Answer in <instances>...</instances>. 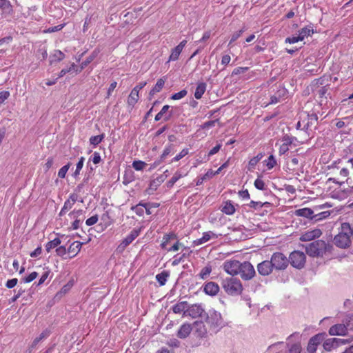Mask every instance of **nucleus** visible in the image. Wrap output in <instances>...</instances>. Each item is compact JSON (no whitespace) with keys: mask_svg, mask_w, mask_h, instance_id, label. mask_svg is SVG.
<instances>
[{"mask_svg":"<svg viewBox=\"0 0 353 353\" xmlns=\"http://www.w3.org/2000/svg\"><path fill=\"white\" fill-rule=\"evenodd\" d=\"M17 282L18 279L17 278L9 279L6 283V287L8 289H12L17 284Z\"/></svg>","mask_w":353,"mask_h":353,"instance_id":"obj_58","label":"nucleus"},{"mask_svg":"<svg viewBox=\"0 0 353 353\" xmlns=\"http://www.w3.org/2000/svg\"><path fill=\"white\" fill-rule=\"evenodd\" d=\"M84 160H85L84 157H82L79 159L78 163H77L76 170L74 171V172L73 174V176L74 177H77L79 174L80 171L83 168Z\"/></svg>","mask_w":353,"mask_h":353,"instance_id":"obj_45","label":"nucleus"},{"mask_svg":"<svg viewBox=\"0 0 353 353\" xmlns=\"http://www.w3.org/2000/svg\"><path fill=\"white\" fill-rule=\"evenodd\" d=\"M187 43L186 40H183L177 46H176L172 50L170 56L169 61H176L179 59V57L182 52L183 48Z\"/></svg>","mask_w":353,"mask_h":353,"instance_id":"obj_18","label":"nucleus"},{"mask_svg":"<svg viewBox=\"0 0 353 353\" xmlns=\"http://www.w3.org/2000/svg\"><path fill=\"white\" fill-rule=\"evenodd\" d=\"M289 261L292 267L300 270L305 266L306 256L303 252L295 250L290 253Z\"/></svg>","mask_w":353,"mask_h":353,"instance_id":"obj_6","label":"nucleus"},{"mask_svg":"<svg viewBox=\"0 0 353 353\" xmlns=\"http://www.w3.org/2000/svg\"><path fill=\"white\" fill-rule=\"evenodd\" d=\"M174 150V145L170 144L163 150V154L160 157V161H163Z\"/></svg>","mask_w":353,"mask_h":353,"instance_id":"obj_40","label":"nucleus"},{"mask_svg":"<svg viewBox=\"0 0 353 353\" xmlns=\"http://www.w3.org/2000/svg\"><path fill=\"white\" fill-rule=\"evenodd\" d=\"M287 94V90H278L277 92L270 97L269 104H274L281 101Z\"/></svg>","mask_w":353,"mask_h":353,"instance_id":"obj_24","label":"nucleus"},{"mask_svg":"<svg viewBox=\"0 0 353 353\" xmlns=\"http://www.w3.org/2000/svg\"><path fill=\"white\" fill-rule=\"evenodd\" d=\"M306 253L312 257L323 256L326 252H331L333 246L323 240H316L305 245Z\"/></svg>","mask_w":353,"mask_h":353,"instance_id":"obj_1","label":"nucleus"},{"mask_svg":"<svg viewBox=\"0 0 353 353\" xmlns=\"http://www.w3.org/2000/svg\"><path fill=\"white\" fill-rule=\"evenodd\" d=\"M188 307V303L187 301H181L173 305L172 310L175 314H180L182 312L184 314Z\"/></svg>","mask_w":353,"mask_h":353,"instance_id":"obj_27","label":"nucleus"},{"mask_svg":"<svg viewBox=\"0 0 353 353\" xmlns=\"http://www.w3.org/2000/svg\"><path fill=\"white\" fill-rule=\"evenodd\" d=\"M307 122L304 126V129L307 130L310 126L318 121V116L315 112L307 113Z\"/></svg>","mask_w":353,"mask_h":353,"instance_id":"obj_29","label":"nucleus"},{"mask_svg":"<svg viewBox=\"0 0 353 353\" xmlns=\"http://www.w3.org/2000/svg\"><path fill=\"white\" fill-rule=\"evenodd\" d=\"M317 345H314L313 343L309 341L307 350L309 353H314L316 351Z\"/></svg>","mask_w":353,"mask_h":353,"instance_id":"obj_64","label":"nucleus"},{"mask_svg":"<svg viewBox=\"0 0 353 353\" xmlns=\"http://www.w3.org/2000/svg\"><path fill=\"white\" fill-rule=\"evenodd\" d=\"M248 70L247 67H238L234 69L232 75H237L245 72Z\"/></svg>","mask_w":353,"mask_h":353,"instance_id":"obj_62","label":"nucleus"},{"mask_svg":"<svg viewBox=\"0 0 353 353\" xmlns=\"http://www.w3.org/2000/svg\"><path fill=\"white\" fill-rule=\"evenodd\" d=\"M51 334V331L48 329H46L45 330H43L39 336L36 337L32 345H31V347L32 348H34L36 347V345L40 342L43 339L48 337Z\"/></svg>","mask_w":353,"mask_h":353,"instance_id":"obj_26","label":"nucleus"},{"mask_svg":"<svg viewBox=\"0 0 353 353\" xmlns=\"http://www.w3.org/2000/svg\"><path fill=\"white\" fill-rule=\"evenodd\" d=\"M82 244L80 241H74L69 246L67 249L68 252L72 254L70 259L74 257L80 252Z\"/></svg>","mask_w":353,"mask_h":353,"instance_id":"obj_23","label":"nucleus"},{"mask_svg":"<svg viewBox=\"0 0 353 353\" xmlns=\"http://www.w3.org/2000/svg\"><path fill=\"white\" fill-rule=\"evenodd\" d=\"M143 207H141L139 205V203L135 206H132L131 209L132 210L135 211V213L139 216H142L144 213V210L143 208Z\"/></svg>","mask_w":353,"mask_h":353,"instance_id":"obj_60","label":"nucleus"},{"mask_svg":"<svg viewBox=\"0 0 353 353\" xmlns=\"http://www.w3.org/2000/svg\"><path fill=\"white\" fill-rule=\"evenodd\" d=\"M101 220L105 228L110 226L112 221L108 212H105L101 215Z\"/></svg>","mask_w":353,"mask_h":353,"instance_id":"obj_41","label":"nucleus"},{"mask_svg":"<svg viewBox=\"0 0 353 353\" xmlns=\"http://www.w3.org/2000/svg\"><path fill=\"white\" fill-rule=\"evenodd\" d=\"M245 30V29L244 28H243L241 30L234 32L233 34L232 35V38L229 43V45H230L232 42L237 40L241 36V34H243V32Z\"/></svg>","mask_w":353,"mask_h":353,"instance_id":"obj_50","label":"nucleus"},{"mask_svg":"<svg viewBox=\"0 0 353 353\" xmlns=\"http://www.w3.org/2000/svg\"><path fill=\"white\" fill-rule=\"evenodd\" d=\"M217 236L211 231L204 232L203 236L200 239L194 240L193 243L196 245H201L208 241L211 238H216Z\"/></svg>","mask_w":353,"mask_h":353,"instance_id":"obj_22","label":"nucleus"},{"mask_svg":"<svg viewBox=\"0 0 353 353\" xmlns=\"http://www.w3.org/2000/svg\"><path fill=\"white\" fill-rule=\"evenodd\" d=\"M68 252L65 246H59L56 249V253L58 256L63 257Z\"/></svg>","mask_w":353,"mask_h":353,"instance_id":"obj_57","label":"nucleus"},{"mask_svg":"<svg viewBox=\"0 0 353 353\" xmlns=\"http://www.w3.org/2000/svg\"><path fill=\"white\" fill-rule=\"evenodd\" d=\"M211 271V266H205L201 270V272L199 273V276L202 279H205L209 276Z\"/></svg>","mask_w":353,"mask_h":353,"instance_id":"obj_44","label":"nucleus"},{"mask_svg":"<svg viewBox=\"0 0 353 353\" xmlns=\"http://www.w3.org/2000/svg\"><path fill=\"white\" fill-rule=\"evenodd\" d=\"M241 263L237 260L226 261L223 263V269L227 273L234 276L239 274Z\"/></svg>","mask_w":353,"mask_h":353,"instance_id":"obj_10","label":"nucleus"},{"mask_svg":"<svg viewBox=\"0 0 353 353\" xmlns=\"http://www.w3.org/2000/svg\"><path fill=\"white\" fill-rule=\"evenodd\" d=\"M60 243V239L55 238L54 239L47 243V244L46 245V250L48 252H50L52 248L57 247Z\"/></svg>","mask_w":353,"mask_h":353,"instance_id":"obj_37","label":"nucleus"},{"mask_svg":"<svg viewBox=\"0 0 353 353\" xmlns=\"http://www.w3.org/2000/svg\"><path fill=\"white\" fill-rule=\"evenodd\" d=\"M221 284L225 292L232 296L240 295L243 289L241 281L234 276L226 277L223 279Z\"/></svg>","mask_w":353,"mask_h":353,"instance_id":"obj_2","label":"nucleus"},{"mask_svg":"<svg viewBox=\"0 0 353 353\" xmlns=\"http://www.w3.org/2000/svg\"><path fill=\"white\" fill-rule=\"evenodd\" d=\"M301 346L299 343L293 344L289 350L290 353H301Z\"/></svg>","mask_w":353,"mask_h":353,"instance_id":"obj_55","label":"nucleus"},{"mask_svg":"<svg viewBox=\"0 0 353 353\" xmlns=\"http://www.w3.org/2000/svg\"><path fill=\"white\" fill-rule=\"evenodd\" d=\"M25 292V289L19 288L17 290V293L10 299V303L15 302L21 295Z\"/></svg>","mask_w":353,"mask_h":353,"instance_id":"obj_53","label":"nucleus"},{"mask_svg":"<svg viewBox=\"0 0 353 353\" xmlns=\"http://www.w3.org/2000/svg\"><path fill=\"white\" fill-rule=\"evenodd\" d=\"M187 93L188 92L186 90H181L180 92L172 94L171 99L173 100H178L182 99L187 94Z\"/></svg>","mask_w":353,"mask_h":353,"instance_id":"obj_49","label":"nucleus"},{"mask_svg":"<svg viewBox=\"0 0 353 353\" xmlns=\"http://www.w3.org/2000/svg\"><path fill=\"white\" fill-rule=\"evenodd\" d=\"M38 276V273L37 272H32L28 276L23 279V281L24 283H30L33 280H34Z\"/></svg>","mask_w":353,"mask_h":353,"instance_id":"obj_52","label":"nucleus"},{"mask_svg":"<svg viewBox=\"0 0 353 353\" xmlns=\"http://www.w3.org/2000/svg\"><path fill=\"white\" fill-rule=\"evenodd\" d=\"M192 330V327L191 324L184 323L180 327L177 332V336L180 339H185L189 336Z\"/></svg>","mask_w":353,"mask_h":353,"instance_id":"obj_21","label":"nucleus"},{"mask_svg":"<svg viewBox=\"0 0 353 353\" xmlns=\"http://www.w3.org/2000/svg\"><path fill=\"white\" fill-rule=\"evenodd\" d=\"M270 261L274 269L276 270H285L290 263L289 258L281 252H274L271 256Z\"/></svg>","mask_w":353,"mask_h":353,"instance_id":"obj_5","label":"nucleus"},{"mask_svg":"<svg viewBox=\"0 0 353 353\" xmlns=\"http://www.w3.org/2000/svg\"><path fill=\"white\" fill-rule=\"evenodd\" d=\"M254 186L256 189L263 190L265 189V185L263 180L258 178L254 181Z\"/></svg>","mask_w":353,"mask_h":353,"instance_id":"obj_51","label":"nucleus"},{"mask_svg":"<svg viewBox=\"0 0 353 353\" xmlns=\"http://www.w3.org/2000/svg\"><path fill=\"white\" fill-rule=\"evenodd\" d=\"M167 175L164 174H161L160 176H157L150 182V187L148 190H146V192H148L149 194H152V192L157 189V188L165 181Z\"/></svg>","mask_w":353,"mask_h":353,"instance_id":"obj_16","label":"nucleus"},{"mask_svg":"<svg viewBox=\"0 0 353 353\" xmlns=\"http://www.w3.org/2000/svg\"><path fill=\"white\" fill-rule=\"evenodd\" d=\"M205 314L206 312L201 304L188 305V307L184 313V315L190 316L193 319L204 317Z\"/></svg>","mask_w":353,"mask_h":353,"instance_id":"obj_9","label":"nucleus"},{"mask_svg":"<svg viewBox=\"0 0 353 353\" xmlns=\"http://www.w3.org/2000/svg\"><path fill=\"white\" fill-rule=\"evenodd\" d=\"M105 134H101L100 135L97 136H92L90 138V143L91 145H93L94 146H96L99 145L104 139Z\"/></svg>","mask_w":353,"mask_h":353,"instance_id":"obj_38","label":"nucleus"},{"mask_svg":"<svg viewBox=\"0 0 353 353\" xmlns=\"http://www.w3.org/2000/svg\"><path fill=\"white\" fill-rule=\"evenodd\" d=\"M274 270L270 261L265 260L257 265V271L261 276L270 275Z\"/></svg>","mask_w":353,"mask_h":353,"instance_id":"obj_11","label":"nucleus"},{"mask_svg":"<svg viewBox=\"0 0 353 353\" xmlns=\"http://www.w3.org/2000/svg\"><path fill=\"white\" fill-rule=\"evenodd\" d=\"M170 105H164L161 111L155 116V121H159L161 119H163L164 121H169L172 117V111H168L170 109Z\"/></svg>","mask_w":353,"mask_h":353,"instance_id":"obj_14","label":"nucleus"},{"mask_svg":"<svg viewBox=\"0 0 353 353\" xmlns=\"http://www.w3.org/2000/svg\"><path fill=\"white\" fill-rule=\"evenodd\" d=\"M219 291V285L213 281H209L203 285V292L210 296H215Z\"/></svg>","mask_w":353,"mask_h":353,"instance_id":"obj_15","label":"nucleus"},{"mask_svg":"<svg viewBox=\"0 0 353 353\" xmlns=\"http://www.w3.org/2000/svg\"><path fill=\"white\" fill-rule=\"evenodd\" d=\"M222 212L228 215H232L235 212V208L231 201L225 202V205L222 208Z\"/></svg>","mask_w":353,"mask_h":353,"instance_id":"obj_30","label":"nucleus"},{"mask_svg":"<svg viewBox=\"0 0 353 353\" xmlns=\"http://www.w3.org/2000/svg\"><path fill=\"white\" fill-rule=\"evenodd\" d=\"M11 8L10 3L7 0H0V8L4 10H10Z\"/></svg>","mask_w":353,"mask_h":353,"instance_id":"obj_59","label":"nucleus"},{"mask_svg":"<svg viewBox=\"0 0 353 353\" xmlns=\"http://www.w3.org/2000/svg\"><path fill=\"white\" fill-rule=\"evenodd\" d=\"M263 157V155L261 153H259L256 157L252 158L248 163V170H253V169H254L255 165L259 162V161L262 159Z\"/></svg>","mask_w":353,"mask_h":353,"instance_id":"obj_32","label":"nucleus"},{"mask_svg":"<svg viewBox=\"0 0 353 353\" xmlns=\"http://www.w3.org/2000/svg\"><path fill=\"white\" fill-rule=\"evenodd\" d=\"M145 165H146V163L140 160L134 161L132 163V167L136 170H138V171L143 170V168H145Z\"/></svg>","mask_w":353,"mask_h":353,"instance_id":"obj_46","label":"nucleus"},{"mask_svg":"<svg viewBox=\"0 0 353 353\" xmlns=\"http://www.w3.org/2000/svg\"><path fill=\"white\" fill-rule=\"evenodd\" d=\"M204 317L206 323L211 328L216 330V332L225 325V322L223 321L221 313L214 310H209Z\"/></svg>","mask_w":353,"mask_h":353,"instance_id":"obj_4","label":"nucleus"},{"mask_svg":"<svg viewBox=\"0 0 353 353\" xmlns=\"http://www.w3.org/2000/svg\"><path fill=\"white\" fill-rule=\"evenodd\" d=\"M352 341H353V337L347 339H338V338H330L326 339L323 343V348L326 351H331L332 349L336 348L339 347L341 345H345L350 343Z\"/></svg>","mask_w":353,"mask_h":353,"instance_id":"obj_8","label":"nucleus"},{"mask_svg":"<svg viewBox=\"0 0 353 353\" xmlns=\"http://www.w3.org/2000/svg\"><path fill=\"white\" fill-rule=\"evenodd\" d=\"M134 180V172L132 170H128L125 172L124 176H123V183L124 185H128L132 181Z\"/></svg>","mask_w":353,"mask_h":353,"instance_id":"obj_31","label":"nucleus"},{"mask_svg":"<svg viewBox=\"0 0 353 353\" xmlns=\"http://www.w3.org/2000/svg\"><path fill=\"white\" fill-rule=\"evenodd\" d=\"M239 274L243 280L250 281L256 275V271L250 262L244 261L241 263Z\"/></svg>","mask_w":353,"mask_h":353,"instance_id":"obj_7","label":"nucleus"},{"mask_svg":"<svg viewBox=\"0 0 353 353\" xmlns=\"http://www.w3.org/2000/svg\"><path fill=\"white\" fill-rule=\"evenodd\" d=\"M213 176V171L209 170L202 177L198 179L196 181V185H200L203 183V181L206 179H210Z\"/></svg>","mask_w":353,"mask_h":353,"instance_id":"obj_43","label":"nucleus"},{"mask_svg":"<svg viewBox=\"0 0 353 353\" xmlns=\"http://www.w3.org/2000/svg\"><path fill=\"white\" fill-rule=\"evenodd\" d=\"M192 329L199 337H205L207 334L206 327L202 321H196L192 325Z\"/></svg>","mask_w":353,"mask_h":353,"instance_id":"obj_17","label":"nucleus"},{"mask_svg":"<svg viewBox=\"0 0 353 353\" xmlns=\"http://www.w3.org/2000/svg\"><path fill=\"white\" fill-rule=\"evenodd\" d=\"M276 164V161L273 155H270L266 163V166L269 170L273 168Z\"/></svg>","mask_w":353,"mask_h":353,"instance_id":"obj_48","label":"nucleus"},{"mask_svg":"<svg viewBox=\"0 0 353 353\" xmlns=\"http://www.w3.org/2000/svg\"><path fill=\"white\" fill-rule=\"evenodd\" d=\"M10 96L8 91H2L0 92V105L2 104Z\"/></svg>","mask_w":353,"mask_h":353,"instance_id":"obj_63","label":"nucleus"},{"mask_svg":"<svg viewBox=\"0 0 353 353\" xmlns=\"http://www.w3.org/2000/svg\"><path fill=\"white\" fill-rule=\"evenodd\" d=\"M98 219H99L98 215L96 214V215H94V216L90 217L89 219H88L85 221V223L88 226H91V225H93L95 223H97V222L98 221Z\"/></svg>","mask_w":353,"mask_h":353,"instance_id":"obj_56","label":"nucleus"},{"mask_svg":"<svg viewBox=\"0 0 353 353\" xmlns=\"http://www.w3.org/2000/svg\"><path fill=\"white\" fill-rule=\"evenodd\" d=\"M347 333V328L344 324H336L329 329V334L332 336H345Z\"/></svg>","mask_w":353,"mask_h":353,"instance_id":"obj_13","label":"nucleus"},{"mask_svg":"<svg viewBox=\"0 0 353 353\" xmlns=\"http://www.w3.org/2000/svg\"><path fill=\"white\" fill-rule=\"evenodd\" d=\"M313 32L314 30L312 26H305L299 31L298 36L299 37V39L303 41L305 37H307Z\"/></svg>","mask_w":353,"mask_h":353,"instance_id":"obj_28","label":"nucleus"},{"mask_svg":"<svg viewBox=\"0 0 353 353\" xmlns=\"http://www.w3.org/2000/svg\"><path fill=\"white\" fill-rule=\"evenodd\" d=\"M140 230L133 229L130 233L123 240L120 245L125 248L129 245L139 234Z\"/></svg>","mask_w":353,"mask_h":353,"instance_id":"obj_20","label":"nucleus"},{"mask_svg":"<svg viewBox=\"0 0 353 353\" xmlns=\"http://www.w3.org/2000/svg\"><path fill=\"white\" fill-rule=\"evenodd\" d=\"M65 57V54L61 50H55L54 54L50 57V63L60 61Z\"/></svg>","mask_w":353,"mask_h":353,"instance_id":"obj_35","label":"nucleus"},{"mask_svg":"<svg viewBox=\"0 0 353 353\" xmlns=\"http://www.w3.org/2000/svg\"><path fill=\"white\" fill-rule=\"evenodd\" d=\"M266 204H269V203L268 202H265V203H261L260 201H251L250 202L249 204H248V205L250 208H254V209H259V208H261L263 205H266Z\"/></svg>","mask_w":353,"mask_h":353,"instance_id":"obj_47","label":"nucleus"},{"mask_svg":"<svg viewBox=\"0 0 353 353\" xmlns=\"http://www.w3.org/2000/svg\"><path fill=\"white\" fill-rule=\"evenodd\" d=\"M169 275V272L166 271H163L161 273L157 274L156 279L161 286H163L165 284Z\"/></svg>","mask_w":353,"mask_h":353,"instance_id":"obj_33","label":"nucleus"},{"mask_svg":"<svg viewBox=\"0 0 353 353\" xmlns=\"http://www.w3.org/2000/svg\"><path fill=\"white\" fill-rule=\"evenodd\" d=\"M71 165L70 163H68L66 165L63 166L58 172V176L59 178L63 179L65 177L66 173L68 170H69L70 167Z\"/></svg>","mask_w":353,"mask_h":353,"instance_id":"obj_42","label":"nucleus"},{"mask_svg":"<svg viewBox=\"0 0 353 353\" xmlns=\"http://www.w3.org/2000/svg\"><path fill=\"white\" fill-rule=\"evenodd\" d=\"M346 327H349L350 330H353V314H350L346 319Z\"/></svg>","mask_w":353,"mask_h":353,"instance_id":"obj_61","label":"nucleus"},{"mask_svg":"<svg viewBox=\"0 0 353 353\" xmlns=\"http://www.w3.org/2000/svg\"><path fill=\"white\" fill-rule=\"evenodd\" d=\"M294 214L296 216L309 218L310 220L316 219L314 211L308 208L296 210Z\"/></svg>","mask_w":353,"mask_h":353,"instance_id":"obj_19","label":"nucleus"},{"mask_svg":"<svg viewBox=\"0 0 353 353\" xmlns=\"http://www.w3.org/2000/svg\"><path fill=\"white\" fill-rule=\"evenodd\" d=\"M182 177V174L176 172L174 176L167 182L166 185L168 188L173 187L174 183Z\"/></svg>","mask_w":353,"mask_h":353,"instance_id":"obj_39","label":"nucleus"},{"mask_svg":"<svg viewBox=\"0 0 353 353\" xmlns=\"http://www.w3.org/2000/svg\"><path fill=\"white\" fill-rule=\"evenodd\" d=\"M176 235L173 232L165 234L163 236V241L161 244V248L163 249H166V245H168L169 241L171 240L176 239Z\"/></svg>","mask_w":353,"mask_h":353,"instance_id":"obj_34","label":"nucleus"},{"mask_svg":"<svg viewBox=\"0 0 353 353\" xmlns=\"http://www.w3.org/2000/svg\"><path fill=\"white\" fill-rule=\"evenodd\" d=\"M325 336H326V333H325V332L319 333V334L314 335V336H312L310 339V341H311V343H313L314 345H318L325 339Z\"/></svg>","mask_w":353,"mask_h":353,"instance_id":"obj_36","label":"nucleus"},{"mask_svg":"<svg viewBox=\"0 0 353 353\" xmlns=\"http://www.w3.org/2000/svg\"><path fill=\"white\" fill-rule=\"evenodd\" d=\"M139 98V90H132V92L128 98V106H130L131 108H132L138 101Z\"/></svg>","mask_w":353,"mask_h":353,"instance_id":"obj_25","label":"nucleus"},{"mask_svg":"<svg viewBox=\"0 0 353 353\" xmlns=\"http://www.w3.org/2000/svg\"><path fill=\"white\" fill-rule=\"evenodd\" d=\"M219 121V119H216V120H212V121H206L202 125H201V128L205 130V129H208L210 128H212V127H214L215 125V123L216 122Z\"/></svg>","mask_w":353,"mask_h":353,"instance_id":"obj_54","label":"nucleus"},{"mask_svg":"<svg viewBox=\"0 0 353 353\" xmlns=\"http://www.w3.org/2000/svg\"><path fill=\"white\" fill-rule=\"evenodd\" d=\"M321 234L322 232L320 229L307 230L301 235L299 240L301 241H311L320 237Z\"/></svg>","mask_w":353,"mask_h":353,"instance_id":"obj_12","label":"nucleus"},{"mask_svg":"<svg viewBox=\"0 0 353 353\" xmlns=\"http://www.w3.org/2000/svg\"><path fill=\"white\" fill-rule=\"evenodd\" d=\"M350 232L351 226L348 223H343L341 225V232L334 238V244L340 248H346L350 246Z\"/></svg>","mask_w":353,"mask_h":353,"instance_id":"obj_3","label":"nucleus"}]
</instances>
